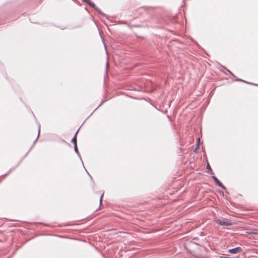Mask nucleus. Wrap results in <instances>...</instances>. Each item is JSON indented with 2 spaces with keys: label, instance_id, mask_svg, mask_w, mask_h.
Here are the masks:
<instances>
[{
  "label": "nucleus",
  "instance_id": "obj_1",
  "mask_svg": "<svg viewBox=\"0 0 258 258\" xmlns=\"http://www.w3.org/2000/svg\"><path fill=\"white\" fill-rule=\"evenodd\" d=\"M216 223L221 226H229L232 225V223L228 219H224L223 220L216 219L215 220Z\"/></svg>",
  "mask_w": 258,
  "mask_h": 258
},
{
  "label": "nucleus",
  "instance_id": "obj_2",
  "mask_svg": "<svg viewBox=\"0 0 258 258\" xmlns=\"http://www.w3.org/2000/svg\"><path fill=\"white\" fill-rule=\"evenodd\" d=\"M84 2L87 4L88 5H89L92 8H94L96 11H98L99 13H100V10H99L98 8L96 7L94 3H92L90 0H82Z\"/></svg>",
  "mask_w": 258,
  "mask_h": 258
},
{
  "label": "nucleus",
  "instance_id": "obj_3",
  "mask_svg": "<svg viewBox=\"0 0 258 258\" xmlns=\"http://www.w3.org/2000/svg\"><path fill=\"white\" fill-rule=\"evenodd\" d=\"M242 248L240 247H236L234 248L228 249V252L231 253H238L242 251Z\"/></svg>",
  "mask_w": 258,
  "mask_h": 258
},
{
  "label": "nucleus",
  "instance_id": "obj_4",
  "mask_svg": "<svg viewBox=\"0 0 258 258\" xmlns=\"http://www.w3.org/2000/svg\"><path fill=\"white\" fill-rule=\"evenodd\" d=\"M212 178L214 180L215 182L217 185H218L219 187H221L223 189H225V187L223 185V184L218 180V179L215 176H212Z\"/></svg>",
  "mask_w": 258,
  "mask_h": 258
},
{
  "label": "nucleus",
  "instance_id": "obj_5",
  "mask_svg": "<svg viewBox=\"0 0 258 258\" xmlns=\"http://www.w3.org/2000/svg\"><path fill=\"white\" fill-rule=\"evenodd\" d=\"M78 132H79V130L76 132L74 137L72 139V142L74 144V146H77V134Z\"/></svg>",
  "mask_w": 258,
  "mask_h": 258
},
{
  "label": "nucleus",
  "instance_id": "obj_6",
  "mask_svg": "<svg viewBox=\"0 0 258 258\" xmlns=\"http://www.w3.org/2000/svg\"><path fill=\"white\" fill-rule=\"evenodd\" d=\"M206 168H207V170H209V171H208V172L210 173L211 174H214V173L213 172V170H212V168H211L210 165L209 164V163H208L207 164Z\"/></svg>",
  "mask_w": 258,
  "mask_h": 258
},
{
  "label": "nucleus",
  "instance_id": "obj_7",
  "mask_svg": "<svg viewBox=\"0 0 258 258\" xmlns=\"http://www.w3.org/2000/svg\"><path fill=\"white\" fill-rule=\"evenodd\" d=\"M199 142H200V139L199 138V139H198V145H197V148H196V149H195V150H194V152H195V153H197V150H198V148H199Z\"/></svg>",
  "mask_w": 258,
  "mask_h": 258
},
{
  "label": "nucleus",
  "instance_id": "obj_8",
  "mask_svg": "<svg viewBox=\"0 0 258 258\" xmlns=\"http://www.w3.org/2000/svg\"><path fill=\"white\" fill-rule=\"evenodd\" d=\"M74 150H75V152L79 154V151H78V148H77V146H74Z\"/></svg>",
  "mask_w": 258,
  "mask_h": 258
},
{
  "label": "nucleus",
  "instance_id": "obj_9",
  "mask_svg": "<svg viewBox=\"0 0 258 258\" xmlns=\"http://www.w3.org/2000/svg\"><path fill=\"white\" fill-rule=\"evenodd\" d=\"M103 196V193L102 194V195H101V196L100 197V204L102 203Z\"/></svg>",
  "mask_w": 258,
  "mask_h": 258
},
{
  "label": "nucleus",
  "instance_id": "obj_10",
  "mask_svg": "<svg viewBox=\"0 0 258 258\" xmlns=\"http://www.w3.org/2000/svg\"><path fill=\"white\" fill-rule=\"evenodd\" d=\"M220 257H221V258H230V257H229L225 256H221Z\"/></svg>",
  "mask_w": 258,
  "mask_h": 258
},
{
  "label": "nucleus",
  "instance_id": "obj_11",
  "mask_svg": "<svg viewBox=\"0 0 258 258\" xmlns=\"http://www.w3.org/2000/svg\"><path fill=\"white\" fill-rule=\"evenodd\" d=\"M238 80H239V81H240L244 82V81H243V80H241V79H239ZM244 82H245V81H244Z\"/></svg>",
  "mask_w": 258,
  "mask_h": 258
},
{
  "label": "nucleus",
  "instance_id": "obj_12",
  "mask_svg": "<svg viewBox=\"0 0 258 258\" xmlns=\"http://www.w3.org/2000/svg\"><path fill=\"white\" fill-rule=\"evenodd\" d=\"M39 133H40V131L39 130L38 134V137L39 136Z\"/></svg>",
  "mask_w": 258,
  "mask_h": 258
},
{
  "label": "nucleus",
  "instance_id": "obj_13",
  "mask_svg": "<svg viewBox=\"0 0 258 258\" xmlns=\"http://www.w3.org/2000/svg\"><path fill=\"white\" fill-rule=\"evenodd\" d=\"M109 65V63L108 62L107 63V66H108Z\"/></svg>",
  "mask_w": 258,
  "mask_h": 258
}]
</instances>
